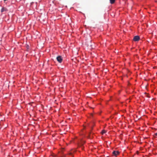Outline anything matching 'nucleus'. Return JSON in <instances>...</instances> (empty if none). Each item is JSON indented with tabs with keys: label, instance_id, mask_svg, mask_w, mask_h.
<instances>
[{
	"label": "nucleus",
	"instance_id": "obj_1",
	"mask_svg": "<svg viewBox=\"0 0 157 157\" xmlns=\"http://www.w3.org/2000/svg\"><path fill=\"white\" fill-rule=\"evenodd\" d=\"M57 61L59 63H61L63 60V59L61 56H58L56 58Z\"/></svg>",
	"mask_w": 157,
	"mask_h": 157
},
{
	"label": "nucleus",
	"instance_id": "obj_2",
	"mask_svg": "<svg viewBox=\"0 0 157 157\" xmlns=\"http://www.w3.org/2000/svg\"><path fill=\"white\" fill-rule=\"evenodd\" d=\"M140 37L138 36H135L133 38V40L135 41H138L140 40Z\"/></svg>",
	"mask_w": 157,
	"mask_h": 157
},
{
	"label": "nucleus",
	"instance_id": "obj_3",
	"mask_svg": "<svg viewBox=\"0 0 157 157\" xmlns=\"http://www.w3.org/2000/svg\"><path fill=\"white\" fill-rule=\"evenodd\" d=\"M119 154V152L117 151H114L113 152V154L115 156H117Z\"/></svg>",
	"mask_w": 157,
	"mask_h": 157
},
{
	"label": "nucleus",
	"instance_id": "obj_4",
	"mask_svg": "<svg viewBox=\"0 0 157 157\" xmlns=\"http://www.w3.org/2000/svg\"><path fill=\"white\" fill-rule=\"evenodd\" d=\"M6 10H7V9L6 8H4V7H3L2 8V9H1V12H3L4 11H6Z\"/></svg>",
	"mask_w": 157,
	"mask_h": 157
},
{
	"label": "nucleus",
	"instance_id": "obj_5",
	"mask_svg": "<svg viewBox=\"0 0 157 157\" xmlns=\"http://www.w3.org/2000/svg\"><path fill=\"white\" fill-rule=\"evenodd\" d=\"M115 0H110V2L111 4H113L115 2Z\"/></svg>",
	"mask_w": 157,
	"mask_h": 157
},
{
	"label": "nucleus",
	"instance_id": "obj_6",
	"mask_svg": "<svg viewBox=\"0 0 157 157\" xmlns=\"http://www.w3.org/2000/svg\"><path fill=\"white\" fill-rule=\"evenodd\" d=\"M106 131L105 130H103L101 132V133L102 134H104L106 132Z\"/></svg>",
	"mask_w": 157,
	"mask_h": 157
},
{
	"label": "nucleus",
	"instance_id": "obj_7",
	"mask_svg": "<svg viewBox=\"0 0 157 157\" xmlns=\"http://www.w3.org/2000/svg\"><path fill=\"white\" fill-rule=\"evenodd\" d=\"M155 136H157V132L155 134Z\"/></svg>",
	"mask_w": 157,
	"mask_h": 157
}]
</instances>
